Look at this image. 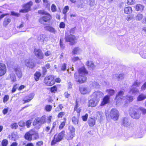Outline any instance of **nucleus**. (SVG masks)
<instances>
[{"label": "nucleus", "mask_w": 146, "mask_h": 146, "mask_svg": "<svg viewBox=\"0 0 146 146\" xmlns=\"http://www.w3.org/2000/svg\"><path fill=\"white\" fill-rule=\"evenodd\" d=\"M38 13L39 15H42L38 20V22L41 24L44 25L45 23H49L52 20V15L44 10H39Z\"/></svg>", "instance_id": "obj_1"}, {"label": "nucleus", "mask_w": 146, "mask_h": 146, "mask_svg": "<svg viewBox=\"0 0 146 146\" xmlns=\"http://www.w3.org/2000/svg\"><path fill=\"white\" fill-rule=\"evenodd\" d=\"M139 111H141L143 114L146 113V109L143 107H131L129 110L130 115L133 119H138L140 117V114L138 113Z\"/></svg>", "instance_id": "obj_2"}, {"label": "nucleus", "mask_w": 146, "mask_h": 146, "mask_svg": "<svg viewBox=\"0 0 146 146\" xmlns=\"http://www.w3.org/2000/svg\"><path fill=\"white\" fill-rule=\"evenodd\" d=\"M74 33V30L72 29L69 31V34L67 33H65L64 39L66 42H69L71 45H74L77 42V37L72 34Z\"/></svg>", "instance_id": "obj_3"}, {"label": "nucleus", "mask_w": 146, "mask_h": 146, "mask_svg": "<svg viewBox=\"0 0 146 146\" xmlns=\"http://www.w3.org/2000/svg\"><path fill=\"white\" fill-rule=\"evenodd\" d=\"M33 139L35 140L39 138L38 133L33 129L27 132L24 136L25 139L29 141H31L33 140Z\"/></svg>", "instance_id": "obj_4"}, {"label": "nucleus", "mask_w": 146, "mask_h": 146, "mask_svg": "<svg viewBox=\"0 0 146 146\" xmlns=\"http://www.w3.org/2000/svg\"><path fill=\"white\" fill-rule=\"evenodd\" d=\"M65 131L62 130L60 132L56 134L54 136L53 139L51 142L52 146L55 145L57 143L61 141L65 135Z\"/></svg>", "instance_id": "obj_5"}, {"label": "nucleus", "mask_w": 146, "mask_h": 146, "mask_svg": "<svg viewBox=\"0 0 146 146\" xmlns=\"http://www.w3.org/2000/svg\"><path fill=\"white\" fill-rule=\"evenodd\" d=\"M44 83L47 86H52L54 84V76L52 75L46 76L44 78Z\"/></svg>", "instance_id": "obj_6"}, {"label": "nucleus", "mask_w": 146, "mask_h": 146, "mask_svg": "<svg viewBox=\"0 0 146 146\" xmlns=\"http://www.w3.org/2000/svg\"><path fill=\"white\" fill-rule=\"evenodd\" d=\"M33 4L32 1H30L27 3L24 4L22 5L23 9L19 10V12L20 13H27L30 11L31 10V7Z\"/></svg>", "instance_id": "obj_7"}, {"label": "nucleus", "mask_w": 146, "mask_h": 146, "mask_svg": "<svg viewBox=\"0 0 146 146\" xmlns=\"http://www.w3.org/2000/svg\"><path fill=\"white\" fill-rule=\"evenodd\" d=\"M110 115L111 119L117 121L118 120L119 117V113L116 108H112L110 112Z\"/></svg>", "instance_id": "obj_8"}, {"label": "nucleus", "mask_w": 146, "mask_h": 146, "mask_svg": "<svg viewBox=\"0 0 146 146\" xmlns=\"http://www.w3.org/2000/svg\"><path fill=\"white\" fill-rule=\"evenodd\" d=\"M46 122V116L44 115H42L40 117H37L35 118L33 123V125L34 126L38 124H43Z\"/></svg>", "instance_id": "obj_9"}, {"label": "nucleus", "mask_w": 146, "mask_h": 146, "mask_svg": "<svg viewBox=\"0 0 146 146\" xmlns=\"http://www.w3.org/2000/svg\"><path fill=\"white\" fill-rule=\"evenodd\" d=\"M77 76L76 75V74H74V78L75 79L76 82L80 84L84 83L86 82L87 81V77L86 76L79 75L78 78H77Z\"/></svg>", "instance_id": "obj_10"}, {"label": "nucleus", "mask_w": 146, "mask_h": 146, "mask_svg": "<svg viewBox=\"0 0 146 146\" xmlns=\"http://www.w3.org/2000/svg\"><path fill=\"white\" fill-rule=\"evenodd\" d=\"M34 53L35 56L38 59H43L44 56L42 50L40 49L35 48L34 50Z\"/></svg>", "instance_id": "obj_11"}, {"label": "nucleus", "mask_w": 146, "mask_h": 146, "mask_svg": "<svg viewBox=\"0 0 146 146\" xmlns=\"http://www.w3.org/2000/svg\"><path fill=\"white\" fill-rule=\"evenodd\" d=\"M7 69L5 64L0 62V77L4 76L6 73Z\"/></svg>", "instance_id": "obj_12"}, {"label": "nucleus", "mask_w": 146, "mask_h": 146, "mask_svg": "<svg viewBox=\"0 0 146 146\" xmlns=\"http://www.w3.org/2000/svg\"><path fill=\"white\" fill-rule=\"evenodd\" d=\"M110 97L108 95L105 96L102 98L100 104V106H103L110 103Z\"/></svg>", "instance_id": "obj_13"}, {"label": "nucleus", "mask_w": 146, "mask_h": 146, "mask_svg": "<svg viewBox=\"0 0 146 146\" xmlns=\"http://www.w3.org/2000/svg\"><path fill=\"white\" fill-rule=\"evenodd\" d=\"M123 92L120 91H119L116 95L115 100L116 101L117 103H119L120 101L123 99Z\"/></svg>", "instance_id": "obj_14"}, {"label": "nucleus", "mask_w": 146, "mask_h": 146, "mask_svg": "<svg viewBox=\"0 0 146 146\" xmlns=\"http://www.w3.org/2000/svg\"><path fill=\"white\" fill-rule=\"evenodd\" d=\"M34 95L32 93H31L25 96L23 101V104L30 102L34 98Z\"/></svg>", "instance_id": "obj_15"}, {"label": "nucleus", "mask_w": 146, "mask_h": 146, "mask_svg": "<svg viewBox=\"0 0 146 146\" xmlns=\"http://www.w3.org/2000/svg\"><path fill=\"white\" fill-rule=\"evenodd\" d=\"M78 102L77 100L75 102V105L74 107V111H76L77 113V115H80L82 111V107H80Z\"/></svg>", "instance_id": "obj_16"}, {"label": "nucleus", "mask_w": 146, "mask_h": 146, "mask_svg": "<svg viewBox=\"0 0 146 146\" xmlns=\"http://www.w3.org/2000/svg\"><path fill=\"white\" fill-rule=\"evenodd\" d=\"M78 72L79 75H82L85 76L88 75V71L84 66L82 67L79 68Z\"/></svg>", "instance_id": "obj_17"}, {"label": "nucleus", "mask_w": 146, "mask_h": 146, "mask_svg": "<svg viewBox=\"0 0 146 146\" xmlns=\"http://www.w3.org/2000/svg\"><path fill=\"white\" fill-rule=\"evenodd\" d=\"M79 90L80 92L83 94H89L90 92L87 88L82 86L79 87Z\"/></svg>", "instance_id": "obj_18"}, {"label": "nucleus", "mask_w": 146, "mask_h": 146, "mask_svg": "<svg viewBox=\"0 0 146 146\" xmlns=\"http://www.w3.org/2000/svg\"><path fill=\"white\" fill-rule=\"evenodd\" d=\"M80 115H77V116L73 117L71 119L72 123L74 125H78L79 121Z\"/></svg>", "instance_id": "obj_19"}, {"label": "nucleus", "mask_w": 146, "mask_h": 146, "mask_svg": "<svg viewBox=\"0 0 146 146\" xmlns=\"http://www.w3.org/2000/svg\"><path fill=\"white\" fill-rule=\"evenodd\" d=\"M88 123L90 127H93L96 124V120L95 117H90L88 121Z\"/></svg>", "instance_id": "obj_20"}, {"label": "nucleus", "mask_w": 146, "mask_h": 146, "mask_svg": "<svg viewBox=\"0 0 146 146\" xmlns=\"http://www.w3.org/2000/svg\"><path fill=\"white\" fill-rule=\"evenodd\" d=\"M121 125L125 127H128L130 125V123L127 118L124 117L122 119Z\"/></svg>", "instance_id": "obj_21"}, {"label": "nucleus", "mask_w": 146, "mask_h": 146, "mask_svg": "<svg viewBox=\"0 0 146 146\" xmlns=\"http://www.w3.org/2000/svg\"><path fill=\"white\" fill-rule=\"evenodd\" d=\"M133 11L132 8L129 6L125 7L124 8V13L128 15L131 14Z\"/></svg>", "instance_id": "obj_22"}, {"label": "nucleus", "mask_w": 146, "mask_h": 146, "mask_svg": "<svg viewBox=\"0 0 146 146\" xmlns=\"http://www.w3.org/2000/svg\"><path fill=\"white\" fill-rule=\"evenodd\" d=\"M103 94L102 92L96 91L93 93V95L95 98L99 99L101 95Z\"/></svg>", "instance_id": "obj_23"}, {"label": "nucleus", "mask_w": 146, "mask_h": 146, "mask_svg": "<svg viewBox=\"0 0 146 146\" xmlns=\"http://www.w3.org/2000/svg\"><path fill=\"white\" fill-rule=\"evenodd\" d=\"M86 64L88 68H90L92 69H94L95 68L94 63L92 61H88L86 62Z\"/></svg>", "instance_id": "obj_24"}, {"label": "nucleus", "mask_w": 146, "mask_h": 146, "mask_svg": "<svg viewBox=\"0 0 146 146\" xmlns=\"http://www.w3.org/2000/svg\"><path fill=\"white\" fill-rule=\"evenodd\" d=\"M44 28L46 31L54 33H55L56 31L55 29L53 27L49 26L46 25L44 27Z\"/></svg>", "instance_id": "obj_25"}, {"label": "nucleus", "mask_w": 146, "mask_h": 146, "mask_svg": "<svg viewBox=\"0 0 146 146\" xmlns=\"http://www.w3.org/2000/svg\"><path fill=\"white\" fill-rule=\"evenodd\" d=\"M51 66L50 64L49 63H47L44 66L42 67V69L43 71V74L45 75L47 72V69H49L50 68Z\"/></svg>", "instance_id": "obj_26"}, {"label": "nucleus", "mask_w": 146, "mask_h": 146, "mask_svg": "<svg viewBox=\"0 0 146 146\" xmlns=\"http://www.w3.org/2000/svg\"><path fill=\"white\" fill-rule=\"evenodd\" d=\"M144 7L142 5L137 4L135 5V8L137 11H141L143 10Z\"/></svg>", "instance_id": "obj_27"}, {"label": "nucleus", "mask_w": 146, "mask_h": 146, "mask_svg": "<svg viewBox=\"0 0 146 146\" xmlns=\"http://www.w3.org/2000/svg\"><path fill=\"white\" fill-rule=\"evenodd\" d=\"M34 76L35 80L37 81L39 80L41 76V74L40 72L37 71L34 74Z\"/></svg>", "instance_id": "obj_28"}, {"label": "nucleus", "mask_w": 146, "mask_h": 146, "mask_svg": "<svg viewBox=\"0 0 146 146\" xmlns=\"http://www.w3.org/2000/svg\"><path fill=\"white\" fill-rule=\"evenodd\" d=\"M11 20L10 18H5L3 22V25L4 27H6L11 22Z\"/></svg>", "instance_id": "obj_29"}, {"label": "nucleus", "mask_w": 146, "mask_h": 146, "mask_svg": "<svg viewBox=\"0 0 146 146\" xmlns=\"http://www.w3.org/2000/svg\"><path fill=\"white\" fill-rule=\"evenodd\" d=\"M146 98V96L143 94H139L137 97V100L138 101H140L144 100Z\"/></svg>", "instance_id": "obj_30"}, {"label": "nucleus", "mask_w": 146, "mask_h": 146, "mask_svg": "<svg viewBox=\"0 0 146 146\" xmlns=\"http://www.w3.org/2000/svg\"><path fill=\"white\" fill-rule=\"evenodd\" d=\"M63 119L64 121L61 122L59 126V129L60 130L64 128L66 122V118H64Z\"/></svg>", "instance_id": "obj_31"}, {"label": "nucleus", "mask_w": 146, "mask_h": 146, "mask_svg": "<svg viewBox=\"0 0 146 146\" xmlns=\"http://www.w3.org/2000/svg\"><path fill=\"white\" fill-rule=\"evenodd\" d=\"M97 104V103L93 99H90L89 102V106L92 107L95 106Z\"/></svg>", "instance_id": "obj_32"}, {"label": "nucleus", "mask_w": 146, "mask_h": 146, "mask_svg": "<svg viewBox=\"0 0 146 146\" xmlns=\"http://www.w3.org/2000/svg\"><path fill=\"white\" fill-rule=\"evenodd\" d=\"M106 92L108 94V96L110 97V96L113 95L115 93L114 90L112 89H108L106 90Z\"/></svg>", "instance_id": "obj_33"}, {"label": "nucleus", "mask_w": 146, "mask_h": 146, "mask_svg": "<svg viewBox=\"0 0 146 146\" xmlns=\"http://www.w3.org/2000/svg\"><path fill=\"white\" fill-rule=\"evenodd\" d=\"M25 65L28 67H29L31 69L33 68L35 66V65L34 63L32 62L31 63L29 61L26 63Z\"/></svg>", "instance_id": "obj_34"}, {"label": "nucleus", "mask_w": 146, "mask_h": 146, "mask_svg": "<svg viewBox=\"0 0 146 146\" xmlns=\"http://www.w3.org/2000/svg\"><path fill=\"white\" fill-rule=\"evenodd\" d=\"M75 134L69 132L67 134L66 138L68 140L72 139L74 137Z\"/></svg>", "instance_id": "obj_35"}, {"label": "nucleus", "mask_w": 146, "mask_h": 146, "mask_svg": "<svg viewBox=\"0 0 146 146\" xmlns=\"http://www.w3.org/2000/svg\"><path fill=\"white\" fill-rule=\"evenodd\" d=\"M43 3L47 8H49L50 6V3L49 0H42Z\"/></svg>", "instance_id": "obj_36"}, {"label": "nucleus", "mask_w": 146, "mask_h": 146, "mask_svg": "<svg viewBox=\"0 0 146 146\" xmlns=\"http://www.w3.org/2000/svg\"><path fill=\"white\" fill-rule=\"evenodd\" d=\"M58 88L56 85H54L50 88L51 92L55 93L57 91Z\"/></svg>", "instance_id": "obj_37"}, {"label": "nucleus", "mask_w": 146, "mask_h": 146, "mask_svg": "<svg viewBox=\"0 0 146 146\" xmlns=\"http://www.w3.org/2000/svg\"><path fill=\"white\" fill-rule=\"evenodd\" d=\"M38 40L40 41L43 42L45 39V36L44 35L40 34L38 37Z\"/></svg>", "instance_id": "obj_38"}, {"label": "nucleus", "mask_w": 146, "mask_h": 146, "mask_svg": "<svg viewBox=\"0 0 146 146\" xmlns=\"http://www.w3.org/2000/svg\"><path fill=\"white\" fill-rule=\"evenodd\" d=\"M52 107L51 105H47L45 106L44 108L45 110L47 112H50L52 110Z\"/></svg>", "instance_id": "obj_39"}, {"label": "nucleus", "mask_w": 146, "mask_h": 146, "mask_svg": "<svg viewBox=\"0 0 146 146\" xmlns=\"http://www.w3.org/2000/svg\"><path fill=\"white\" fill-rule=\"evenodd\" d=\"M143 17V15L141 13H138L136 17V20L137 21H141Z\"/></svg>", "instance_id": "obj_40"}, {"label": "nucleus", "mask_w": 146, "mask_h": 146, "mask_svg": "<svg viewBox=\"0 0 146 146\" xmlns=\"http://www.w3.org/2000/svg\"><path fill=\"white\" fill-rule=\"evenodd\" d=\"M80 50V48L78 47H75L74 48V49H73L72 51V54L74 55L78 54V52Z\"/></svg>", "instance_id": "obj_41"}, {"label": "nucleus", "mask_w": 146, "mask_h": 146, "mask_svg": "<svg viewBox=\"0 0 146 146\" xmlns=\"http://www.w3.org/2000/svg\"><path fill=\"white\" fill-rule=\"evenodd\" d=\"M64 108L62 105L60 104L58 105V107H57L55 109V111L56 112H59L60 111L62 110V109Z\"/></svg>", "instance_id": "obj_42"}, {"label": "nucleus", "mask_w": 146, "mask_h": 146, "mask_svg": "<svg viewBox=\"0 0 146 146\" xmlns=\"http://www.w3.org/2000/svg\"><path fill=\"white\" fill-rule=\"evenodd\" d=\"M65 114L66 113L64 111H60L58 113L57 117L58 118H62Z\"/></svg>", "instance_id": "obj_43"}, {"label": "nucleus", "mask_w": 146, "mask_h": 146, "mask_svg": "<svg viewBox=\"0 0 146 146\" xmlns=\"http://www.w3.org/2000/svg\"><path fill=\"white\" fill-rule=\"evenodd\" d=\"M69 10V7L68 6H66L62 10L63 13L65 15H66L68 11Z\"/></svg>", "instance_id": "obj_44"}, {"label": "nucleus", "mask_w": 146, "mask_h": 146, "mask_svg": "<svg viewBox=\"0 0 146 146\" xmlns=\"http://www.w3.org/2000/svg\"><path fill=\"white\" fill-rule=\"evenodd\" d=\"M18 85L19 84H15L13 85L11 90L12 93H14L16 91V90L18 89Z\"/></svg>", "instance_id": "obj_45"}, {"label": "nucleus", "mask_w": 146, "mask_h": 146, "mask_svg": "<svg viewBox=\"0 0 146 146\" xmlns=\"http://www.w3.org/2000/svg\"><path fill=\"white\" fill-rule=\"evenodd\" d=\"M68 129L69 131L70 132L75 134V129L73 126H69L68 127Z\"/></svg>", "instance_id": "obj_46"}, {"label": "nucleus", "mask_w": 146, "mask_h": 146, "mask_svg": "<svg viewBox=\"0 0 146 146\" xmlns=\"http://www.w3.org/2000/svg\"><path fill=\"white\" fill-rule=\"evenodd\" d=\"M8 141L7 139H3L2 140L1 145L2 146H7Z\"/></svg>", "instance_id": "obj_47"}, {"label": "nucleus", "mask_w": 146, "mask_h": 146, "mask_svg": "<svg viewBox=\"0 0 146 146\" xmlns=\"http://www.w3.org/2000/svg\"><path fill=\"white\" fill-rule=\"evenodd\" d=\"M134 19V17L133 15H128L127 17L126 18V19L128 21H132Z\"/></svg>", "instance_id": "obj_48"}, {"label": "nucleus", "mask_w": 146, "mask_h": 146, "mask_svg": "<svg viewBox=\"0 0 146 146\" xmlns=\"http://www.w3.org/2000/svg\"><path fill=\"white\" fill-rule=\"evenodd\" d=\"M51 9V11L52 12H55L57 11V8L56 6L54 4H52V5Z\"/></svg>", "instance_id": "obj_49"}, {"label": "nucleus", "mask_w": 146, "mask_h": 146, "mask_svg": "<svg viewBox=\"0 0 146 146\" xmlns=\"http://www.w3.org/2000/svg\"><path fill=\"white\" fill-rule=\"evenodd\" d=\"M10 126L12 129H16L17 128L18 125L17 123H13L11 124Z\"/></svg>", "instance_id": "obj_50"}, {"label": "nucleus", "mask_w": 146, "mask_h": 146, "mask_svg": "<svg viewBox=\"0 0 146 146\" xmlns=\"http://www.w3.org/2000/svg\"><path fill=\"white\" fill-rule=\"evenodd\" d=\"M126 99L127 101L129 102H132L133 100V97L130 96H126Z\"/></svg>", "instance_id": "obj_51"}, {"label": "nucleus", "mask_w": 146, "mask_h": 146, "mask_svg": "<svg viewBox=\"0 0 146 146\" xmlns=\"http://www.w3.org/2000/svg\"><path fill=\"white\" fill-rule=\"evenodd\" d=\"M9 96L8 95H5L3 98V102L4 103H5L7 102L9 99Z\"/></svg>", "instance_id": "obj_52"}, {"label": "nucleus", "mask_w": 146, "mask_h": 146, "mask_svg": "<svg viewBox=\"0 0 146 146\" xmlns=\"http://www.w3.org/2000/svg\"><path fill=\"white\" fill-rule=\"evenodd\" d=\"M56 121H54L52 123V126L50 129V133H51L52 132L54 128L56 127Z\"/></svg>", "instance_id": "obj_53"}, {"label": "nucleus", "mask_w": 146, "mask_h": 146, "mask_svg": "<svg viewBox=\"0 0 146 146\" xmlns=\"http://www.w3.org/2000/svg\"><path fill=\"white\" fill-rule=\"evenodd\" d=\"M66 64L65 63H64L62 64L61 66V70L63 71L66 70Z\"/></svg>", "instance_id": "obj_54"}, {"label": "nucleus", "mask_w": 146, "mask_h": 146, "mask_svg": "<svg viewBox=\"0 0 146 146\" xmlns=\"http://www.w3.org/2000/svg\"><path fill=\"white\" fill-rule=\"evenodd\" d=\"M88 117V114L87 113H86L84 115H83L82 117V120L84 121H87Z\"/></svg>", "instance_id": "obj_55"}, {"label": "nucleus", "mask_w": 146, "mask_h": 146, "mask_svg": "<svg viewBox=\"0 0 146 146\" xmlns=\"http://www.w3.org/2000/svg\"><path fill=\"white\" fill-rule=\"evenodd\" d=\"M31 120H29L26 121L25 124L27 128H29L31 125Z\"/></svg>", "instance_id": "obj_56"}, {"label": "nucleus", "mask_w": 146, "mask_h": 146, "mask_svg": "<svg viewBox=\"0 0 146 146\" xmlns=\"http://www.w3.org/2000/svg\"><path fill=\"white\" fill-rule=\"evenodd\" d=\"M43 144V142L42 141H38L36 143V146H41Z\"/></svg>", "instance_id": "obj_57"}, {"label": "nucleus", "mask_w": 146, "mask_h": 146, "mask_svg": "<svg viewBox=\"0 0 146 146\" xmlns=\"http://www.w3.org/2000/svg\"><path fill=\"white\" fill-rule=\"evenodd\" d=\"M59 27L60 28L64 29L65 27V24L63 22H61Z\"/></svg>", "instance_id": "obj_58"}, {"label": "nucleus", "mask_w": 146, "mask_h": 146, "mask_svg": "<svg viewBox=\"0 0 146 146\" xmlns=\"http://www.w3.org/2000/svg\"><path fill=\"white\" fill-rule=\"evenodd\" d=\"M19 124L20 127H23L25 126V123L23 121H21L19 122Z\"/></svg>", "instance_id": "obj_59"}, {"label": "nucleus", "mask_w": 146, "mask_h": 146, "mask_svg": "<svg viewBox=\"0 0 146 146\" xmlns=\"http://www.w3.org/2000/svg\"><path fill=\"white\" fill-rule=\"evenodd\" d=\"M60 45L61 48L62 49H64L65 47V45L62 42L61 39H60Z\"/></svg>", "instance_id": "obj_60"}, {"label": "nucleus", "mask_w": 146, "mask_h": 146, "mask_svg": "<svg viewBox=\"0 0 146 146\" xmlns=\"http://www.w3.org/2000/svg\"><path fill=\"white\" fill-rule=\"evenodd\" d=\"M90 5L91 6H93L95 3L94 0H88Z\"/></svg>", "instance_id": "obj_61"}, {"label": "nucleus", "mask_w": 146, "mask_h": 146, "mask_svg": "<svg viewBox=\"0 0 146 146\" xmlns=\"http://www.w3.org/2000/svg\"><path fill=\"white\" fill-rule=\"evenodd\" d=\"M140 84V82L135 81L133 83L132 86H134L138 87L139 86Z\"/></svg>", "instance_id": "obj_62"}, {"label": "nucleus", "mask_w": 146, "mask_h": 146, "mask_svg": "<svg viewBox=\"0 0 146 146\" xmlns=\"http://www.w3.org/2000/svg\"><path fill=\"white\" fill-rule=\"evenodd\" d=\"M52 116L51 115H49L47 117V119L48 123H50L52 121Z\"/></svg>", "instance_id": "obj_63"}, {"label": "nucleus", "mask_w": 146, "mask_h": 146, "mask_svg": "<svg viewBox=\"0 0 146 146\" xmlns=\"http://www.w3.org/2000/svg\"><path fill=\"white\" fill-rule=\"evenodd\" d=\"M146 89V82H145L142 86L141 89L142 91L145 90Z\"/></svg>", "instance_id": "obj_64"}]
</instances>
